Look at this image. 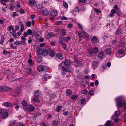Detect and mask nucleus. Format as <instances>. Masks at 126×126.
<instances>
[{
	"mask_svg": "<svg viewBox=\"0 0 126 126\" xmlns=\"http://www.w3.org/2000/svg\"><path fill=\"white\" fill-rule=\"evenodd\" d=\"M86 1V0H79V2L81 3H85Z\"/></svg>",
	"mask_w": 126,
	"mask_h": 126,
	"instance_id": "nucleus-54",
	"label": "nucleus"
},
{
	"mask_svg": "<svg viewBox=\"0 0 126 126\" xmlns=\"http://www.w3.org/2000/svg\"><path fill=\"white\" fill-rule=\"evenodd\" d=\"M28 62L30 65H32V60L31 59H30L28 60Z\"/></svg>",
	"mask_w": 126,
	"mask_h": 126,
	"instance_id": "nucleus-57",
	"label": "nucleus"
},
{
	"mask_svg": "<svg viewBox=\"0 0 126 126\" xmlns=\"http://www.w3.org/2000/svg\"><path fill=\"white\" fill-rule=\"evenodd\" d=\"M40 94L39 92V91L37 90L34 93V96H39L40 95Z\"/></svg>",
	"mask_w": 126,
	"mask_h": 126,
	"instance_id": "nucleus-24",
	"label": "nucleus"
},
{
	"mask_svg": "<svg viewBox=\"0 0 126 126\" xmlns=\"http://www.w3.org/2000/svg\"><path fill=\"white\" fill-rule=\"evenodd\" d=\"M61 67L62 68L61 73L63 75H65L66 74L67 72H70L71 69V68L70 67H69L68 69H67L62 66Z\"/></svg>",
	"mask_w": 126,
	"mask_h": 126,
	"instance_id": "nucleus-2",
	"label": "nucleus"
},
{
	"mask_svg": "<svg viewBox=\"0 0 126 126\" xmlns=\"http://www.w3.org/2000/svg\"><path fill=\"white\" fill-rule=\"evenodd\" d=\"M28 71V73L29 74H31L32 72V69L30 68H27L26 69Z\"/></svg>",
	"mask_w": 126,
	"mask_h": 126,
	"instance_id": "nucleus-35",
	"label": "nucleus"
},
{
	"mask_svg": "<svg viewBox=\"0 0 126 126\" xmlns=\"http://www.w3.org/2000/svg\"><path fill=\"white\" fill-rule=\"evenodd\" d=\"M9 90V88L5 86H2L0 88V92L7 91Z\"/></svg>",
	"mask_w": 126,
	"mask_h": 126,
	"instance_id": "nucleus-7",
	"label": "nucleus"
},
{
	"mask_svg": "<svg viewBox=\"0 0 126 126\" xmlns=\"http://www.w3.org/2000/svg\"><path fill=\"white\" fill-rule=\"evenodd\" d=\"M64 37L63 35H61L60 36L59 38V42H61V41H63V39H64Z\"/></svg>",
	"mask_w": 126,
	"mask_h": 126,
	"instance_id": "nucleus-34",
	"label": "nucleus"
},
{
	"mask_svg": "<svg viewBox=\"0 0 126 126\" xmlns=\"http://www.w3.org/2000/svg\"><path fill=\"white\" fill-rule=\"evenodd\" d=\"M60 43L62 45L63 48L65 50H66V44L63 41H61V42Z\"/></svg>",
	"mask_w": 126,
	"mask_h": 126,
	"instance_id": "nucleus-20",
	"label": "nucleus"
},
{
	"mask_svg": "<svg viewBox=\"0 0 126 126\" xmlns=\"http://www.w3.org/2000/svg\"><path fill=\"white\" fill-rule=\"evenodd\" d=\"M66 94L68 96H69L72 94L71 91L70 89H67L66 91Z\"/></svg>",
	"mask_w": 126,
	"mask_h": 126,
	"instance_id": "nucleus-18",
	"label": "nucleus"
},
{
	"mask_svg": "<svg viewBox=\"0 0 126 126\" xmlns=\"http://www.w3.org/2000/svg\"><path fill=\"white\" fill-rule=\"evenodd\" d=\"M78 27H79V29L82 32L83 31V29L82 28V26L79 23H78Z\"/></svg>",
	"mask_w": 126,
	"mask_h": 126,
	"instance_id": "nucleus-43",
	"label": "nucleus"
},
{
	"mask_svg": "<svg viewBox=\"0 0 126 126\" xmlns=\"http://www.w3.org/2000/svg\"><path fill=\"white\" fill-rule=\"evenodd\" d=\"M38 70L39 71H42L43 70V68L42 66L40 65L38 67Z\"/></svg>",
	"mask_w": 126,
	"mask_h": 126,
	"instance_id": "nucleus-31",
	"label": "nucleus"
},
{
	"mask_svg": "<svg viewBox=\"0 0 126 126\" xmlns=\"http://www.w3.org/2000/svg\"><path fill=\"white\" fill-rule=\"evenodd\" d=\"M27 33L28 34L31 35L32 33V32L31 29H29L27 31Z\"/></svg>",
	"mask_w": 126,
	"mask_h": 126,
	"instance_id": "nucleus-44",
	"label": "nucleus"
},
{
	"mask_svg": "<svg viewBox=\"0 0 126 126\" xmlns=\"http://www.w3.org/2000/svg\"><path fill=\"white\" fill-rule=\"evenodd\" d=\"M33 100L34 102H37L39 100V99L37 97H35L33 98Z\"/></svg>",
	"mask_w": 126,
	"mask_h": 126,
	"instance_id": "nucleus-28",
	"label": "nucleus"
},
{
	"mask_svg": "<svg viewBox=\"0 0 126 126\" xmlns=\"http://www.w3.org/2000/svg\"><path fill=\"white\" fill-rule=\"evenodd\" d=\"M1 40L0 41V43L1 44H2L3 43L5 40V38L4 37L3 35H2L1 36Z\"/></svg>",
	"mask_w": 126,
	"mask_h": 126,
	"instance_id": "nucleus-27",
	"label": "nucleus"
},
{
	"mask_svg": "<svg viewBox=\"0 0 126 126\" xmlns=\"http://www.w3.org/2000/svg\"><path fill=\"white\" fill-rule=\"evenodd\" d=\"M93 49L94 53H97L99 51L97 47H95V48L93 47Z\"/></svg>",
	"mask_w": 126,
	"mask_h": 126,
	"instance_id": "nucleus-21",
	"label": "nucleus"
},
{
	"mask_svg": "<svg viewBox=\"0 0 126 126\" xmlns=\"http://www.w3.org/2000/svg\"><path fill=\"white\" fill-rule=\"evenodd\" d=\"M56 55L57 57L60 59H62L63 58V56L60 53H58Z\"/></svg>",
	"mask_w": 126,
	"mask_h": 126,
	"instance_id": "nucleus-19",
	"label": "nucleus"
},
{
	"mask_svg": "<svg viewBox=\"0 0 126 126\" xmlns=\"http://www.w3.org/2000/svg\"><path fill=\"white\" fill-rule=\"evenodd\" d=\"M11 124L10 125L11 126H14L16 124L15 121H11L10 122Z\"/></svg>",
	"mask_w": 126,
	"mask_h": 126,
	"instance_id": "nucleus-33",
	"label": "nucleus"
},
{
	"mask_svg": "<svg viewBox=\"0 0 126 126\" xmlns=\"http://www.w3.org/2000/svg\"><path fill=\"white\" fill-rule=\"evenodd\" d=\"M21 104L24 106L26 107L27 105V103L24 100H23Z\"/></svg>",
	"mask_w": 126,
	"mask_h": 126,
	"instance_id": "nucleus-30",
	"label": "nucleus"
},
{
	"mask_svg": "<svg viewBox=\"0 0 126 126\" xmlns=\"http://www.w3.org/2000/svg\"><path fill=\"white\" fill-rule=\"evenodd\" d=\"M19 126H26L25 124L22 123H20L18 124Z\"/></svg>",
	"mask_w": 126,
	"mask_h": 126,
	"instance_id": "nucleus-60",
	"label": "nucleus"
},
{
	"mask_svg": "<svg viewBox=\"0 0 126 126\" xmlns=\"http://www.w3.org/2000/svg\"><path fill=\"white\" fill-rule=\"evenodd\" d=\"M60 31L62 32V34L65 35L66 33V30L64 29H62Z\"/></svg>",
	"mask_w": 126,
	"mask_h": 126,
	"instance_id": "nucleus-37",
	"label": "nucleus"
},
{
	"mask_svg": "<svg viewBox=\"0 0 126 126\" xmlns=\"http://www.w3.org/2000/svg\"><path fill=\"white\" fill-rule=\"evenodd\" d=\"M71 62L70 60L67 59L64 62H62L61 63L59 64V66H62L63 64H64L65 66L67 67L70 66L71 64Z\"/></svg>",
	"mask_w": 126,
	"mask_h": 126,
	"instance_id": "nucleus-3",
	"label": "nucleus"
},
{
	"mask_svg": "<svg viewBox=\"0 0 126 126\" xmlns=\"http://www.w3.org/2000/svg\"><path fill=\"white\" fill-rule=\"evenodd\" d=\"M71 38L69 36H68L67 37H64V39H63V41H68V40L70 39Z\"/></svg>",
	"mask_w": 126,
	"mask_h": 126,
	"instance_id": "nucleus-38",
	"label": "nucleus"
},
{
	"mask_svg": "<svg viewBox=\"0 0 126 126\" xmlns=\"http://www.w3.org/2000/svg\"><path fill=\"white\" fill-rule=\"evenodd\" d=\"M47 35L48 36V37L49 38L55 36V34L52 32L50 33L47 34Z\"/></svg>",
	"mask_w": 126,
	"mask_h": 126,
	"instance_id": "nucleus-22",
	"label": "nucleus"
},
{
	"mask_svg": "<svg viewBox=\"0 0 126 126\" xmlns=\"http://www.w3.org/2000/svg\"><path fill=\"white\" fill-rule=\"evenodd\" d=\"M43 77L44 78H43V79H44L47 80L49 78L48 75L47 74H44Z\"/></svg>",
	"mask_w": 126,
	"mask_h": 126,
	"instance_id": "nucleus-23",
	"label": "nucleus"
},
{
	"mask_svg": "<svg viewBox=\"0 0 126 126\" xmlns=\"http://www.w3.org/2000/svg\"><path fill=\"white\" fill-rule=\"evenodd\" d=\"M78 97V96L76 95H72L71 97V99L72 100H75Z\"/></svg>",
	"mask_w": 126,
	"mask_h": 126,
	"instance_id": "nucleus-36",
	"label": "nucleus"
},
{
	"mask_svg": "<svg viewBox=\"0 0 126 126\" xmlns=\"http://www.w3.org/2000/svg\"><path fill=\"white\" fill-rule=\"evenodd\" d=\"M99 62L98 61H94L92 63V67L94 69L97 67Z\"/></svg>",
	"mask_w": 126,
	"mask_h": 126,
	"instance_id": "nucleus-8",
	"label": "nucleus"
},
{
	"mask_svg": "<svg viewBox=\"0 0 126 126\" xmlns=\"http://www.w3.org/2000/svg\"><path fill=\"white\" fill-rule=\"evenodd\" d=\"M118 53L120 54H122L124 52L123 50L121 49H119L118 51Z\"/></svg>",
	"mask_w": 126,
	"mask_h": 126,
	"instance_id": "nucleus-42",
	"label": "nucleus"
},
{
	"mask_svg": "<svg viewBox=\"0 0 126 126\" xmlns=\"http://www.w3.org/2000/svg\"><path fill=\"white\" fill-rule=\"evenodd\" d=\"M55 54V52L54 50H51L50 52V55L51 57H53Z\"/></svg>",
	"mask_w": 126,
	"mask_h": 126,
	"instance_id": "nucleus-32",
	"label": "nucleus"
},
{
	"mask_svg": "<svg viewBox=\"0 0 126 126\" xmlns=\"http://www.w3.org/2000/svg\"><path fill=\"white\" fill-rule=\"evenodd\" d=\"M41 55L40 54L38 55V58L37 59V61L38 62H41L42 61V57L41 56Z\"/></svg>",
	"mask_w": 126,
	"mask_h": 126,
	"instance_id": "nucleus-16",
	"label": "nucleus"
},
{
	"mask_svg": "<svg viewBox=\"0 0 126 126\" xmlns=\"http://www.w3.org/2000/svg\"><path fill=\"white\" fill-rule=\"evenodd\" d=\"M63 5L66 8H68V5L67 3L64 2Z\"/></svg>",
	"mask_w": 126,
	"mask_h": 126,
	"instance_id": "nucleus-51",
	"label": "nucleus"
},
{
	"mask_svg": "<svg viewBox=\"0 0 126 126\" xmlns=\"http://www.w3.org/2000/svg\"><path fill=\"white\" fill-rule=\"evenodd\" d=\"M13 28V26H12L11 25L8 27L7 29L8 31H10L11 30H12Z\"/></svg>",
	"mask_w": 126,
	"mask_h": 126,
	"instance_id": "nucleus-49",
	"label": "nucleus"
},
{
	"mask_svg": "<svg viewBox=\"0 0 126 126\" xmlns=\"http://www.w3.org/2000/svg\"><path fill=\"white\" fill-rule=\"evenodd\" d=\"M50 50V49L48 48L43 49L41 52V53H40V54L41 55H42L43 56H46L48 54Z\"/></svg>",
	"mask_w": 126,
	"mask_h": 126,
	"instance_id": "nucleus-5",
	"label": "nucleus"
},
{
	"mask_svg": "<svg viewBox=\"0 0 126 126\" xmlns=\"http://www.w3.org/2000/svg\"><path fill=\"white\" fill-rule=\"evenodd\" d=\"M8 116V113L6 111H5L3 112V114L2 115L1 117L3 119H4L7 117Z\"/></svg>",
	"mask_w": 126,
	"mask_h": 126,
	"instance_id": "nucleus-10",
	"label": "nucleus"
},
{
	"mask_svg": "<svg viewBox=\"0 0 126 126\" xmlns=\"http://www.w3.org/2000/svg\"><path fill=\"white\" fill-rule=\"evenodd\" d=\"M16 105V106L15 107V108L16 109H18L19 108V106L17 104H13V106H15Z\"/></svg>",
	"mask_w": 126,
	"mask_h": 126,
	"instance_id": "nucleus-53",
	"label": "nucleus"
},
{
	"mask_svg": "<svg viewBox=\"0 0 126 126\" xmlns=\"http://www.w3.org/2000/svg\"><path fill=\"white\" fill-rule=\"evenodd\" d=\"M79 8L76 7V8H75L74 10V11L75 12H79Z\"/></svg>",
	"mask_w": 126,
	"mask_h": 126,
	"instance_id": "nucleus-50",
	"label": "nucleus"
},
{
	"mask_svg": "<svg viewBox=\"0 0 126 126\" xmlns=\"http://www.w3.org/2000/svg\"><path fill=\"white\" fill-rule=\"evenodd\" d=\"M49 13V12L47 10H44L42 14L46 16L48 15Z\"/></svg>",
	"mask_w": 126,
	"mask_h": 126,
	"instance_id": "nucleus-26",
	"label": "nucleus"
},
{
	"mask_svg": "<svg viewBox=\"0 0 126 126\" xmlns=\"http://www.w3.org/2000/svg\"><path fill=\"white\" fill-rule=\"evenodd\" d=\"M94 11L97 13H100L101 12V11L99 9H98L95 8Z\"/></svg>",
	"mask_w": 126,
	"mask_h": 126,
	"instance_id": "nucleus-46",
	"label": "nucleus"
},
{
	"mask_svg": "<svg viewBox=\"0 0 126 126\" xmlns=\"http://www.w3.org/2000/svg\"><path fill=\"white\" fill-rule=\"evenodd\" d=\"M115 116H118L120 114V112L119 111H116L115 112Z\"/></svg>",
	"mask_w": 126,
	"mask_h": 126,
	"instance_id": "nucleus-39",
	"label": "nucleus"
},
{
	"mask_svg": "<svg viewBox=\"0 0 126 126\" xmlns=\"http://www.w3.org/2000/svg\"><path fill=\"white\" fill-rule=\"evenodd\" d=\"M61 108V106H59L56 109V112H59L60 111V109Z\"/></svg>",
	"mask_w": 126,
	"mask_h": 126,
	"instance_id": "nucleus-40",
	"label": "nucleus"
},
{
	"mask_svg": "<svg viewBox=\"0 0 126 126\" xmlns=\"http://www.w3.org/2000/svg\"><path fill=\"white\" fill-rule=\"evenodd\" d=\"M0 2L2 4L4 5H6V4L5 3V2H4L3 0H0Z\"/></svg>",
	"mask_w": 126,
	"mask_h": 126,
	"instance_id": "nucleus-62",
	"label": "nucleus"
},
{
	"mask_svg": "<svg viewBox=\"0 0 126 126\" xmlns=\"http://www.w3.org/2000/svg\"><path fill=\"white\" fill-rule=\"evenodd\" d=\"M85 101V98L82 99L81 100V104H83Z\"/></svg>",
	"mask_w": 126,
	"mask_h": 126,
	"instance_id": "nucleus-63",
	"label": "nucleus"
},
{
	"mask_svg": "<svg viewBox=\"0 0 126 126\" xmlns=\"http://www.w3.org/2000/svg\"><path fill=\"white\" fill-rule=\"evenodd\" d=\"M98 56L99 58L100 59H102L104 56L103 55V54L102 52H101L99 53L98 54Z\"/></svg>",
	"mask_w": 126,
	"mask_h": 126,
	"instance_id": "nucleus-29",
	"label": "nucleus"
},
{
	"mask_svg": "<svg viewBox=\"0 0 126 126\" xmlns=\"http://www.w3.org/2000/svg\"><path fill=\"white\" fill-rule=\"evenodd\" d=\"M69 114V113L68 111H65L63 113V114L65 116H66Z\"/></svg>",
	"mask_w": 126,
	"mask_h": 126,
	"instance_id": "nucleus-64",
	"label": "nucleus"
},
{
	"mask_svg": "<svg viewBox=\"0 0 126 126\" xmlns=\"http://www.w3.org/2000/svg\"><path fill=\"white\" fill-rule=\"evenodd\" d=\"M106 52L108 55H110L111 54V50L109 48L106 49Z\"/></svg>",
	"mask_w": 126,
	"mask_h": 126,
	"instance_id": "nucleus-17",
	"label": "nucleus"
},
{
	"mask_svg": "<svg viewBox=\"0 0 126 126\" xmlns=\"http://www.w3.org/2000/svg\"><path fill=\"white\" fill-rule=\"evenodd\" d=\"M34 109V107L32 105H31L30 106L29 109V110L30 112L33 111Z\"/></svg>",
	"mask_w": 126,
	"mask_h": 126,
	"instance_id": "nucleus-25",
	"label": "nucleus"
},
{
	"mask_svg": "<svg viewBox=\"0 0 126 126\" xmlns=\"http://www.w3.org/2000/svg\"><path fill=\"white\" fill-rule=\"evenodd\" d=\"M83 84L82 85L84 87H85L86 86V84L87 83V81H84L82 82Z\"/></svg>",
	"mask_w": 126,
	"mask_h": 126,
	"instance_id": "nucleus-56",
	"label": "nucleus"
},
{
	"mask_svg": "<svg viewBox=\"0 0 126 126\" xmlns=\"http://www.w3.org/2000/svg\"><path fill=\"white\" fill-rule=\"evenodd\" d=\"M75 62L76 63L78 64L79 66H82L83 65L81 61H78L77 60H75Z\"/></svg>",
	"mask_w": 126,
	"mask_h": 126,
	"instance_id": "nucleus-13",
	"label": "nucleus"
},
{
	"mask_svg": "<svg viewBox=\"0 0 126 126\" xmlns=\"http://www.w3.org/2000/svg\"><path fill=\"white\" fill-rule=\"evenodd\" d=\"M91 41L93 44H96L99 42V40L98 37L95 36H94L91 38Z\"/></svg>",
	"mask_w": 126,
	"mask_h": 126,
	"instance_id": "nucleus-6",
	"label": "nucleus"
},
{
	"mask_svg": "<svg viewBox=\"0 0 126 126\" xmlns=\"http://www.w3.org/2000/svg\"><path fill=\"white\" fill-rule=\"evenodd\" d=\"M29 3L30 4L34 6L36 4V2L34 0H29Z\"/></svg>",
	"mask_w": 126,
	"mask_h": 126,
	"instance_id": "nucleus-14",
	"label": "nucleus"
},
{
	"mask_svg": "<svg viewBox=\"0 0 126 126\" xmlns=\"http://www.w3.org/2000/svg\"><path fill=\"white\" fill-rule=\"evenodd\" d=\"M111 65V63L110 62H108L107 63L106 66L108 67H110Z\"/></svg>",
	"mask_w": 126,
	"mask_h": 126,
	"instance_id": "nucleus-58",
	"label": "nucleus"
},
{
	"mask_svg": "<svg viewBox=\"0 0 126 126\" xmlns=\"http://www.w3.org/2000/svg\"><path fill=\"white\" fill-rule=\"evenodd\" d=\"M88 52L89 53L91 54H92L93 53V49H89L88 50Z\"/></svg>",
	"mask_w": 126,
	"mask_h": 126,
	"instance_id": "nucleus-52",
	"label": "nucleus"
},
{
	"mask_svg": "<svg viewBox=\"0 0 126 126\" xmlns=\"http://www.w3.org/2000/svg\"><path fill=\"white\" fill-rule=\"evenodd\" d=\"M19 24L21 25V30L17 32L16 35L18 36H19L21 34L22 32H23L24 28V26L23 24L22 21H21L19 22Z\"/></svg>",
	"mask_w": 126,
	"mask_h": 126,
	"instance_id": "nucleus-4",
	"label": "nucleus"
},
{
	"mask_svg": "<svg viewBox=\"0 0 126 126\" xmlns=\"http://www.w3.org/2000/svg\"><path fill=\"white\" fill-rule=\"evenodd\" d=\"M18 16V15L16 14V12H14L12 15L13 17H14L15 16Z\"/></svg>",
	"mask_w": 126,
	"mask_h": 126,
	"instance_id": "nucleus-55",
	"label": "nucleus"
},
{
	"mask_svg": "<svg viewBox=\"0 0 126 126\" xmlns=\"http://www.w3.org/2000/svg\"><path fill=\"white\" fill-rule=\"evenodd\" d=\"M111 121L108 120L107 121L106 123L105 124V126H112L111 124Z\"/></svg>",
	"mask_w": 126,
	"mask_h": 126,
	"instance_id": "nucleus-15",
	"label": "nucleus"
},
{
	"mask_svg": "<svg viewBox=\"0 0 126 126\" xmlns=\"http://www.w3.org/2000/svg\"><path fill=\"white\" fill-rule=\"evenodd\" d=\"M88 93L90 95L92 96L94 94L93 91L92 90H90L89 91Z\"/></svg>",
	"mask_w": 126,
	"mask_h": 126,
	"instance_id": "nucleus-48",
	"label": "nucleus"
},
{
	"mask_svg": "<svg viewBox=\"0 0 126 126\" xmlns=\"http://www.w3.org/2000/svg\"><path fill=\"white\" fill-rule=\"evenodd\" d=\"M32 24V22L30 21H29L26 23V26L28 27H30Z\"/></svg>",
	"mask_w": 126,
	"mask_h": 126,
	"instance_id": "nucleus-41",
	"label": "nucleus"
},
{
	"mask_svg": "<svg viewBox=\"0 0 126 126\" xmlns=\"http://www.w3.org/2000/svg\"><path fill=\"white\" fill-rule=\"evenodd\" d=\"M38 8L40 9H41L43 8V6L42 4H39L38 6Z\"/></svg>",
	"mask_w": 126,
	"mask_h": 126,
	"instance_id": "nucleus-59",
	"label": "nucleus"
},
{
	"mask_svg": "<svg viewBox=\"0 0 126 126\" xmlns=\"http://www.w3.org/2000/svg\"><path fill=\"white\" fill-rule=\"evenodd\" d=\"M14 44L16 45H19V42L18 41L15 42H14Z\"/></svg>",
	"mask_w": 126,
	"mask_h": 126,
	"instance_id": "nucleus-61",
	"label": "nucleus"
},
{
	"mask_svg": "<svg viewBox=\"0 0 126 126\" xmlns=\"http://www.w3.org/2000/svg\"><path fill=\"white\" fill-rule=\"evenodd\" d=\"M121 30L120 29L118 28L117 30L115 33V35H119L121 34Z\"/></svg>",
	"mask_w": 126,
	"mask_h": 126,
	"instance_id": "nucleus-12",
	"label": "nucleus"
},
{
	"mask_svg": "<svg viewBox=\"0 0 126 126\" xmlns=\"http://www.w3.org/2000/svg\"><path fill=\"white\" fill-rule=\"evenodd\" d=\"M19 43L21 44H23L24 45H26L27 44L25 41H20Z\"/></svg>",
	"mask_w": 126,
	"mask_h": 126,
	"instance_id": "nucleus-47",
	"label": "nucleus"
},
{
	"mask_svg": "<svg viewBox=\"0 0 126 126\" xmlns=\"http://www.w3.org/2000/svg\"><path fill=\"white\" fill-rule=\"evenodd\" d=\"M116 104L118 108H121L124 106L125 109H126V104L125 103L123 99L121 97L118 98L116 99Z\"/></svg>",
	"mask_w": 126,
	"mask_h": 126,
	"instance_id": "nucleus-1",
	"label": "nucleus"
},
{
	"mask_svg": "<svg viewBox=\"0 0 126 126\" xmlns=\"http://www.w3.org/2000/svg\"><path fill=\"white\" fill-rule=\"evenodd\" d=\"M50 14L53 17H55L57 16V11L55 10H53L51 12Z\"/></svg>",
	"mask_w": 126,
	"mask_h": 126,
	"instance_id": "nucleus-9",
	"label": "nucleus"
},
{
	"mask_svg": "<svg viewBox=\"0 0 126 126\" xmlns=\"http://www.w3.org/2000/svg\"><path fill=\"white\" fill-rule=\"evenodd\" d=\"M121 47H123L126 46V43L122 42L121 43Z\"/></svg>",
	"mask_w": 126,
	"mask_h": 126,
	"instance_id": "nucleus-45",
	"label": "nucleus"
},
{
	"mask_svg": "<svg viewBox=\"0 0 126 126\" xmlns=\"http://www.w3.org/2000/svg\"><path fill=\"white\" fill-rule=\"evenodd\" d=\"M5 106L8 107H12L13 106V104L8 102H7L4 103Z\"/></svg>",
	"mask_w": 126,
	"mask_h": 126,
	"instance_id": "nucleus-11",
	"label": "nucleus"
}]
</instances>
